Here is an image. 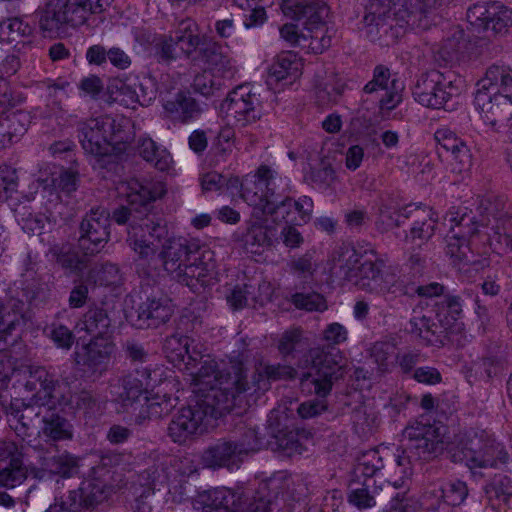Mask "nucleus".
I'll use <instances>...</instances> for the list:
<instances>
[{
	"label": "nucleus",
	"instance_id": "1",
	"mask_svg": "<svg viewBox=\"0 0 512 512\" xmlns=\"http://www.w3.org/2000/svg\"><path fill=\"white\" fill-rule=\"evenodd\" d=\"M331 271L341 280L351 283L358 289L382 294L386 300L393 297L419 295L434 297L443 294L444 286L432 282L415 286L397 277V266H389L383 273L385 260L373 247H354L341 245L331 255Z\"/></svg>",
	"mask_w": 512,
	"mask_h": 512
},
{
	"label": "nucleus",
	"instance_id": "2",
	"mask_svg": "<svg viewBox=\"0 0 512 512\" xmlns=\"http://www.w3.org/2000/svg\"><path fill=\"white\" fill-rule=\"evenodd\" d=\"M118 189L128 206L115 209L112 218L120 225H128L127 242L137 254L136 267L151 275L158 269L160 257L150 238L160 241L167 235V229L148 213V205L164 195L165 187L160 181L132 177L122 182Z\"/></svg>",
	"mask_w": 512,
	"mask_h": 512
},
{
	"label": "nucleus",
	"instance_id": "3",
	"mask_svg": "<svg viewBox=\"0 0 512 512\" xmlns=\"http://www.w3.org/2000/svg\"><path fill=\"white\" fill-rule=\"evenodd\" d=\"M196 403L182 408L171 420L168 433L176 443H183L191 436L202 433L210 422L235 407L237 383L234 378H221L217 361L206 360L193 375Z\"/></svg>",
	"mask_w": 512,
	"mask_h": 512
},
{
	"label": "nucleus",
	"instance_id": "4",
	"mask_svg": "<svg viewBox=\"0 0 512 512\" xmlns=\"http://www.w3.org/2000/svg\"><path fill=\"white\" fill-rule=\"evenodd\" d=\"M395 0H369L363 17L367 38L380 46H390L397 42L408 27L426 30L431 26L430 12L419 9L410 12L397 8Z\"/></svg>",
	"mask_w": 512,
	"mask_h": 512
},
{
	"label": "nucleus",
	"instance_id": "5",
	"mask_svg": "<svg viewBox=\"0 0 512 512\" xmlns=\"http://www.w3.org/2000/svg\"><path fill=\"white\" fill-rule=\"evenodd\" d=\"M322 339L329 344L328 347H316L309 351L314 372L304 374L301 385L310 391L325 398L332 390L334 383L342 379L346 373L347 359L343 353L336 349L348 339V330L338 322L328 324L323 332Z\"/></svg>",
	"mask_w": 512,
	"mask_h": 512
},
{
	"label": "nucleus",
	"instance_id": "6",
	"mask_svg": "<svg viewBox=\"0 0 512 512\" xmlns=\"http://www.w3.org/2000/svg\"><path fill=\"white\" fill-rule=\"evenodd\" d=\"M477 85L474 103L483 121L512 134V68L493 65Z\"/></svg>",
	"mask_w": 512,
	"mask_h": 512
},
{
	"label": "nucleus",
	"instance_id": "7",
	"mask_svg": "<svg viewBox=\"0 0 512 512\" xmlns=\"http://www.w3.org/2000/svg\"><path fill=\"white\" fill-rule=\"evenodd\" d=\"M78 138L83 150L95 157L120 154L131 141L130 133L109 117L91 118L78 124Z\"/></svg>",
	"mask_w": 512,
	"mask_h": 512
},
{
	"label": "nucleus",
	"instance_id": "8",
	"mask_svg": "<svg viewBox=\"0 0 512 512\" xmlns=\"http://www.w3.org/2000/svg\"><path fill=\"white\" fill-rule=\"evenodd\" d=\"M221 378H234L237 383L235 387V406L240 405L242 398L249 394L268 391L272 381L292 380L297 376V371L290 365L270 364L259 361L254 368L251 382L246 379L244 366L241 361L231 362L229 368H220ZM234 391V388L231 389Z\"/></svg>",
	"mask_w": 512,
	"mask_h": 512
},
{
	"label": "nucleus",
	"instance_id": "9",
	"mask_svg": "<svg viewBox=\"0 0 512 512\" xmlns=\"http://www.w3.org/2000/svg\"><path fill=\"white\" fill-rule=\"evenodd\" d=\"M25 389L34 392L31 402L48 409H66L71 404V386L68 378L60 380L44 366H30Z\"/></svg>",
	"mask_w": 512,
	"mask_h": 512
},
{
	"label": "nucleus",
	"instance_id": "10",
	"mask_svg": "<svg viewBox=\"0 0 512 512\" xmlns=\"http://www.w3.org/2000/svg\"><path fill=\"white\" fill-rule=\"evenodd\" d=\"M460 82L452 71L430 70L417 79L413 96L422 106L441 109L460 93Z\"/></svg>",
	"mask_w": 512,
	"mask_h": 512
},
{
	"label": "nucleus",
	"instance_id": "11",
	"mask_svg": "<svg viewBox=\"0 0 512 512\" xmlns=\"http://www.w3.org/2000/svg\"><path fill=\"white\" fill-rule=\"evenodd\" d=\"M278 173L266 164L260 165L253 175H247L241 182V197L254 208L253 217L270 216L275 203Z\"/></svg>",
	"mask_w": 512,
	"mask_h": 512
},
{
	"label": "nucleus",
	"instance_id": "12",
	"mask_svg": "<svg viewBox=\"0 0 512 512\" xmlns=\"http://www.w3.org/2000/svg\"><path fill=\"white\" fill-rule=\"evenodd\" d=\"M392 478H389V482ZM404 496L395 492L388 484L377 485L376 479H364L360 484L354 482L350 485L348 501L358 509L372 508L377 504L385 505L386 512H402Z\"/></svg>",
	"mask_w": 512,
	"mask_h": 512
},
{
	"label": "nucleus",
	"instance_id": "13",
	"mask_svg": "<svg viewBox=\"0 0 512 512\" xmlns=\"http://www.w3.org/2000/svg\"><path fill=\"white\" fill-rule=\"evenodd\" d=\"M91 15L81 0H49L39 25L42 31L58 33L65 27L84 25Z\"/></svg>",
	"mask_w": 512,
	"mask_h": 512
},
{
	"label": "nucleus",
	"instance_id": "14",
	"mask_svg": "<svg viewBox=\"0 0 512 512\" xmlns=\"http://www.w3.org/2000/svg\"><path fill=\"white\" fill-rule=\"evenodd\" d=\"M159 381L156 370L149 367L136 369L111 385V395L123 411L136 410L140 397L147 394L149 388L154 387Z\"/></svg>",
	"mask_w": 512,
	"mask_h": 512
},
{
	"label": "nucleus",
	"instance_id": "15",
	"mask_svg": "<svg viewBox=\"0 0 512 512\" xmlns=\"http://www.w3.org/2000/svg\"><path fill=\"white\" fill-rule=\"evenodd\" d=\"M403 89L401 81L390 79L388 68L376 66L372 80L363 88L362 100L375 105L381 111H391L401 103Z\"/></svg>",
	"mask_w": 512,
	"mask_h": 512
},
{
	"label": "nucleus",
	"instance_id": "16",
	"mask_svg": "<svg viewBox=\"0 0 512 512\" xmlns=\"http://www.w3.org/2000/svg\"><path fill=\"white\" fill-rule=\"evenodd\" d=\"M36 454V462L29 464L30 473L37 479H43L47 475H58L63 478L70 477L77 467L78 461L68 451H60L54 443H47L32 447Z\"/></svg>",
	"mask_w": 512,
	"mask_h": 512
},
{
	"label": "nucleus",
	"instance_id": "17",
	"mask_svg": "<svg viewBox=\"0 0 512 512\" xmlns=\"http://www.w3.org/2000/svg\"><path fill=\"white\" fill-rule=\"evenodd\" d=\"M229 123L246 127L261 118L260 95L250 85H241L229 93L222 104Z\"/></svg>",
	"mask_w": 512,
	"mask_h": 512
},
{
	"label": "nucleus",
	"instance_id": "18",
	"mask_svg": "<svg viewBox=\"0 0 512 512\" xmlns=\"http://www.w3.org/2000/svg\"><path fill=\"white\" fill-rule=\"evenodd\" d=\"M109 237L110 213L103 207L92 208L79 225V250L85 255H95L105 247Z\"/></svg>",
	"mask_w": 512,
	"mask_h": 512
},
{
	"label": "nucleus",
	"instance_id": "19",
	"mask_svg": "<svg viewBox=\"0 0 512 512\" xmlns=\"http://www.w3.org/2000/svg\"><path fill=\"white\" fill-rule=\"evenodd\" d=\"M260 497L266 496L260 491L249 496L228 488H215L199 495L203 512H253Z\"/></svg>",
	"mask_w": 512,
	"mask_h": 512
},
{
	"label": "nucleus",
	"instance_id": "20",
	"mask_svg": "<svg viewBox=\"0 0 512 512\" xmlns=\"http://www.w3.org/2000/svg\"><path fill=\"white\" fill-rule=\"evenodd\" d=\"M441 430L435 425L423 423L407 427L404 431V436L408 440L406 449L418 459L429 460L437 457L445 449Z\"/></svg>",
	"mask_w": 512,
	"mask_h": 512
},
{
	"label": "nucleus",
	"instance_id": "21",
	"mask_svg": "<svg viewBox=\"0 0 512 512\" xmlns=\"http://www.w3.org/2000/svg\"><path fill=\"white\" fill-rule=\"evenodd\" d=\"M215 262L213 252L202 248L200 254L194 256L190 262L175 273L172 277L179 283L196 290L198 286L209 285L215 274Z\"/></svg>",
	"mask_w": 512,
	"mask_h": 512
},
{
	"label": "nucleus",
	"instance_id": "22",
	"mask_svg": "<svg viewBox=\"0 0 512 512\" xmlns=\"http://www.w3.org/2000/svg\"><path fill=\"white\" fill-rule=\"evenodd\" d=\"M203 247L197 240L184 237H173L165 241L159 253L160 262L164 270L173 276L186 262L200 254Z\"/></svg>",
	"mask_w": 512,
	"mask_h": 512
},
{
	"label": "nucleus",
	"instance_id": "23",
	"mask_svg": "<svg viewBox=\"0 0 512 512\" xmlns=\"http://www.w3.org/2000/svg\"><path fill=\"white\" fill-rule=\"evenodd\" d=\"M281 8L287 17L302 21L306 29L324 25L329 14V7L321 0H284Z\"/></svg>",
	"mask_w": 512,
	"mask_h": 512
},
{
	"label": "nucleus",
	"instance_id": "24",
	"mask_svg": "<svg viewBox=\"0 0 512 512\" xmlns=\"http://www.w3.org/2000/svg\"><path fill=\"white\" fill-rule=\"evenodd\" d=\"M270 215L274 223L285 222L294 225L308 223L313 214L314 203L309 196H301L297 200L287 196L272 208Z\"/></svg>",
	"mask_w": 512,
	"mask_h": 512
},
{
	"label": "nucleus",
	"instance_id": "25",
	"mask_svg": "<svg viewBox=\"0 0 512 512\" xmlns=\"http://www.w3.org/2000/svg\"><path fill=\"white\" fill-rule=\"evenodd\" d=\"M446 222L450 223V231L446 237V255L455 264H468L473 262V253L466 239V233L462 232L464 226H468L471 218L462 216L459 221L450 213L449 217H445Z\"/></svg>",
	"mask_w": 512,
	"mask_h": 512
},
{
	"label": "nucleus",
	"instance_id": "26",
	"mask_svg": "<svg viewBox=\"0 0 512 512\" xmlns=\"http://www.w3.org/2000/svg\"><path fill=\"white\" fill-rule=\"evenodd\" d=\"M174 313V307L170 299L147 298L137 308L135 325L140 328H157L169 321Z\"/></svg>",
	"mask_w": 512,
	"mask_h": 512
},
{
	"label": "nucleus",
	"instance_id": "27",
	"mask_svg": "<svg viewBox=\"0 0 512 512\" xmlns=\"http://www.w3.org/2000/svg\"><path fill=\"white\" fill-rule=\"evenodd\" d=\"M199 58L205 69L222 77L232 79L237 71L233 59L218 42L204 41L199 48Z\"/></svg>",
	"mask_w": 512,
	"mask_h": 512
},
{
	"label": "nucleus",
	"instance_id": "28",
	"mask_svg": "<svg viewBox=\"0 0 512 512\" xmlns=\"http://www.w3.org/2000/svg\"><path fill=\"white\" fill-rule=\"evenodd\" d=\"M402 214L404 219L413 220L410 233L405 237L407 241H428L434 235L436 219L433 217L432 209L408 205L404 207Z\"/></svg>",
	"mask_w": 512,
	"mask_h": 512
},
{
	"label": "nucleus",
	"instance_id": "29",
	"mask_svg": "<svg viewBox=\"0 0 512 512\" xmlns=\"http://www.w3.org/2000/svg\"><path fill=\"white\" fill-rule=\"evenodd\" d=\"M41 408L33 402L26 404L19 400L10 404L8 410L10 426L18 436L23 439L31 436L37 418L43 415Z\"/></svg>",
	"mask_w": 512,
	"mask_h": 512
},
{
	"label": "nucleus",
	"instance_id": "30",
	"mask_svg": "<svg viewBox=\"0 0 512 512\" xmlns=\"http://www.w3.org/2000/svg\"><path fill=\"white\" fill-rule=\"evenodd\" d=\"M112 320L108 311L96 304L90 305L76 323L78 332H85L93 339H102L111 331Z\"/></svg>",
	"mask_w": 512,
	"mask_h": 512
},
{
	"label": "nucleus",
	"instance_id": "31",
	"mask_svg": "<svg viewBox=\"0 0 512 512\" xmlns=\"http://www.w3.org/2000/svg\"><path fill=\"white\" fill-rule=\"evenodd\" d=\"M244 456L239 451L237 443L232 440L218 441L204 453V460L209 467L238 468Z\"/></svg>",
	"mask_w": 512,
	"mask_h": 512
},
{
	"label": "nucleus",
	"instance_id": "32",
	"mask_svg": "<svg viewBox=\"0 0 512 512\" xmlns=\"http://www.w3.org/2000/svg\"><path fill=\"white\" fill-rule=\"evenodd\" d=\"M41 424L38 435L50 443L73 438V425L55 409H47L42 415Z\"/></svg>",
	"mask_w": 512,
	"mask_h": 512
},
{
	"label": "nucleus",
	"instance_id": "33",
	"mask_svg": "<svg viewBox=\"0 0 512 512\" xmlns=\"http://www.w3.org/2000/svg\"><path fill=\"white\" fill-rule=\"evenodd\" d=\"M262 217L256 221H250L246 231L242 234L241 241L243 248L252 254H261L266 248L272 245L270 228L262 221Z\"/></svg>",
	"mask_w": 512,
	"mask_h": 512
},
{
	"label": "nucleus",
	"instance_id": "34",
	"mask_svg": "<svg viewBox=\"0 0 512 512\" xmlns=\"http://www.w3.org/2000/svg\"><path fill=\"white\" fill-rule=\"evenodd\" d=\"M49 254L67 275L78 274L87 267L89 255H79L71 244H55L50 247Z\"/></svg>",
	"mask_w": 512,
	"mask_h": 512
},
{
	"label": "nucleus",
	"instance_id": "35",
	"mask_svg": "<svg viewBox=\"0 0 512 512\" xmlns=\"http://www.w3.org/2000/svg\"><path fill=\"white\" fill-rule=\"evenodd\" d=\"M114 345L108 341L92 339L83 347V365L93 372L102 373L107 370Z\"/></svg>",
	"mask_w": 512,
	"mask_h": 512
},
{
	"label": "nucleus",
	"instance_id": "36",
	"mask_svg": "<svg viewBox=\"0 0 512 512\" xmlns=\"http://www.w3.org/2000/svg\"><path fill=\"white\" fill-rule=\"evenodd\" d=\"M301 70L302 63L298 56L286 52L277 56L269 69V76L276 82L292 84L301 75Z\"/></svg>",
	"mask_w": 512,
	"mask_h": 512
},
{
	"label": "nucleus",
	"instance_id": "37",
	"mask_svg": "<svg viewBox=\"0 0 512 512\" xmlns=\"http://www.w3.org/2000/svg\"><path fill=\"white\" fill-rule=\"evenodd\" d=\"M391 460L387 448H376L364 451L358 457L356 473L361 474L365 479H375L385 470L386 462Z\"/></svg>",
	"mask_w": 512,
	"mask_h": 512
},
{
	"label": "nucleus",
	"instance_id": "38",
	"mask_svg": "<svg viewBox=\"0 0 512 512\" xmlns=\"http://www.w3.org/2000/svg\"><path fill=\"white\" fill-rule=\"evenodd\" d=\"M165 111L173 120L186 123L201 113V108L197 101L190 95L178 93L173 100L164 104Z\"/></svg>",
	"mask_w": 512,
	"mask_h": 512
},
{
	"label": "nucleus",
	"instance_id": "39",
	"mask_svg": "<svg viewBox=\"0 0 512 512\" xmlns=\"http://www.w3.org/2000/svg\"><path fill=\"white\" fill-rule=\"evenodd\" d=\"M403 208H398L397 204L391 199H380L376 214L375 227L380 233L399 227L403 224Z\"/></svg>",
	"mask_w": 512,
	"mask_h": 512
},
{
	"label": "nucleus",
	"instance_id": "40",
	"mask_svg": "<svg viewBox=\"0 0 512 512\" xmlns=\"http://www.w3.org/2000/svg\"><path fill=\"white\" fill-rule=\"evenodd\" d=\"M138 151L140 156L159 171L169 170L172 157L163 147L158 146L152 139L144 138L139 141Z\"/></svg>",
	"mask_w": 512,
	"mask_h": 512
},
{
	"label": "nucleus",
	"instance_id": "41",
	"mask_svg": "<svg viewBox=\"0 0 512 512\" xmlns=\"http://www.w3.org/2000/svg\"><path fill=\"white\" fill-rule=\"evenodd\" d=\"M467 47L462 30L456 29L451 37L444 39L436 51V59L444 64H452L460 59Z\"/></svg>",
	"mask_w": 512,
	"mask_h": 512
},
{
	"label": "nucleus",
	"instance_id": "42",
	"mask_svg": "<svg viewBox=\"0 0 512 512\" xmlns=\"http://www.w3.org/2000/svg\"><path fill=\"white\" fill-rule=\"evenodd\" d=\"M410 332L423 339L429 345L442 343L444 330L427 316L413 317L410 322Z\"/></svg>",
	"mask_w": 512,
	"mask_h": 512
},
{
	"label": "nucleus",
	"instance_id": "43",
	"mask_svg": "<svg viewBox=\"0 0 512 512\" xmlns=\"http://www.w3.org/2000/svg\"><path fill=\"white\" fill-rule=\"evenodd\" d=\"M81 495L82 506L94 507L103 502L110 493V488L100 479H86L76 490Z\"/></svg>",
	"mask_w": 512,
	"mask_h": 512
},
{
	"label": "nucleus",
	"instance_id": "44",
	"mask_svg": "<svg viewBox=\"0 0 512 512\" xmlns=\"http://www.w3.org/2000/svg\"><path fill=\"white\" fill-rule=\"evenodd\" d=\"M411 456L406 455L405 451H403L402 455H397V457L389 463L388 467L385 466V470L382 475L385 476V481L382 484H388L389 478H392L390 482V487L396 490L401 487L404 483V480L407 479L411 475Z\"/></svg>",
	"mask_w": 512,
	"mask_h": 512
},
{
	"label": "nucleus",
	"instance_id": "45",
	"mask_svg": "<svg viewBox=\"0 0 512 512\" xmlns=\"http://www.w3.org/2000/svg\"><path fill=\"white\" fill-rule=\"evenodd\" d=\"M102 401L98 394L91 390L82 389L78 392L71 391V404L66 409L72 411L82 410L86 414H95L102 410Z\"/></svg>",
	"mask_w": 512,
	"mask_h": 512
},
{
	"label": "nucleus",
	"instance_id": "46",
	"mask_svg": "<svg viewBox=\"0 0 512 512\" xmlns=\"http://www.w3.org/2000/svg\"><path fill=\"white\" fill-rule=\"evenodd\" d=\"M226 80H229V78L204 69L194 77L193 89L205 97L213 96L223 89Z\"/></svg>",
	"mask_w": 512,
	"mask_h": 512
},
{
	"label": "nucleus",
	"instance_id": "47",
	"mask_svg": "<svg viewBox=\"0 0 512 512\" xmlns=\"http://www.w3.org/2000/svg\"><path fill=\"white\" fill-rule=\"evenodd\" d=\"M28 477V467L23 461L7 463L0 468V488L13 490L22 485Z\"/></svg>",
	"mask_w": 512,
	"mask_h": 512
},
{
	"label": "nucleus",
	"instance_id": "48",
	"mask_svg": "<svg viewBox=\"0 0 512 512\" xmlns=\"http://www.w3.org/2000/svg\"><path fill=\"white\" fill-rule=\"evenodd\" d=\"M396 347L389 341H377L370 349V356L380 373H386L394 366Z\"/></svg>",
	"mask_w": 512,
	"mask_h": 512
},
{
	"label": "nucleus",
	"instance_id": "49",
	"mask_svg": "<svg viewBox=\"0 0 512 512\" xmlns=\"http://www.w3.org/2000/svg\"><path fill=\"white\" fill-rule=\"evenodd\" d=\"M511 25L512 10L498 1L492 2L487 31H491L494 34H503L507 32Z\"/></svg>",
	"mask_w": 512,
	"mask_h": 512
},
{
	"label": "nucleus",
	"instance_id": "50",
	"mask_svg": "<svg viewBox=\"0 0 512 512\" xmlns=\"http://www.w3.org/2000/svg\"><path fill=\"white\" fill-rule=\"evenodd\" d=\"M89 279L101 286H116L122 282L119 268L112 263H104L94 267L88 275Z\"/></svg>",
	"mask_w": 512,
	"mask_h": 512
},
{
	"label": "nucleus",
	"instance_id": "51",
	"mask_svg": "<svg viewBox=\"0 0 512 512\" xmlns=\"http://www.w3.org/2000/svg\"><path fill=\"white\" fill-rule=\"evenodd\" d=\"M194 340L181 334H173L166 338L164 349L167 356L174 362H185L186 355L189 352V345Z\"/></svg>",
	"mask_w": 512,
	"mask_h": 512
},
{
	"label": "nucleus",
	"instance_id": "52",
	"mask_svg": "<svg viewBox=\"0 0 512 512\" xmlns=\"http://www.w3.org/2000/svg\"><path fill=\"white\" fill-rule=\"evenodd\" d=\"M440 497L450 506H458L464 502L468 495V487L464 481L452 480L444 483L440 488Z\"/></svg>",
	"mask_w": 512,
	"mask_h": 512
},
{
	"label": "nucleus",
	"instance_id": "53",
	"mask_svg": "<svg viewBox=\"0 0 512 512\" xmlns=\"http://www.w3.org/2000/svg\"><path fill=\"white\" fill-rule=\"evenodd\" d=\"M492 10V2L477 3L467 10V22L474 31L487 32L488 19Z\"/></svg>",
	"mask_w": 512,
	"mask_h": 512
},
{
	"label": "nucleus",
	"instance_id": "54",
	"mask_svg": "<svg viewBox=\"0 0 512 512\" xmlns=\"http://www.w3.org/2000/svg\"><path fill=\"white\" fill-rule=\"evenodd\" d=\"M492 10V2L477 3L467 10V22L474 31L487 32L488 19Z\"/></svg>",
	"mask_w": 512,
	"mask_h": 512
},
{
	"label": "nucleus",
	"instance_id": "55",
	"mask_svg": "<svg viewBox=\"0 0 512 512\" xmlns=\"http://www.w3.org/2000/svg\"><path fill=\"white\" fill-rule=\"evenodd\" d=\"M307 46L315 54H320L331 45V36L328 35V29L325 25L307 27Z\"/></svg>",
	"mask_w": 512,
	"mask_h": 512
},
{
	"label": "nucleus",
	"instance_id": "56",
	"mask_svg": "<svg viewBox=\"0 0 512 512\" xmlns=\"http://www.w3.org/2000/svg\"><path fill=\"white\" fill-rule=\"evenodd\" d=\"M290 272L302 279L312 278L318 269V264L311 252L292 259L289 262Z\"/></svg>",
	"mask_w": 512,
	"mask_h": 512
},
{
	"label": "nucleus",
	"instance_id": "57",
	"mask_svg": "<svg viewBox=\"0 0 512 512\" xmlns=\"http://www.w3.org/2000/svg\"><path fill=\"white\" fill-rule=\"evenodd\" d=\"M32 27L19 17L9 18L0 23V34L12 42L19 37H26L32 33Z\"/></svg>",
	"mask_w": 512,
	"mask_h": 512
},
{
	"label": "nucleus",
	"instance_id": "58",
	"mask_svg": "<svg viewBox=\"0 0 512 512\" xmlns=\"http://www.w3.org/2000/svg\"><path fill=\"white\" fill-rule=\"evenodd\" d=\"M169 410L167 401H160L158 397H145V403L141 406L139 413L136 415L135 421L142 424L147 419L160 418Z\"/></svg>",
	"mask_w": 512,
	"mask_h": 512
},
{
	"label": "nucleus",
	"instance_id": "59",
	"mask_svg": "<svg viewBox=\"0 0 512 512\" xmlns=\"http://www.w3.org/2000/svg\"><path fill=\"white\" fill-rule=\"evenodd\" d=\"M450 167L452 172L462 174L468 172L472 167V154L470 149L463 142L455 151L450 152Z\"/></svg>",
	"mask_w": 512,
	"mask_h": 512
},
{
	"label": "nucleus",
	"instance_id": "60",
	"mask_svg": "<svg viewBox=\"0 0 512 512\" xmlns=\"http://www.w3.org/2000/svg\"><path fill=\"white\" fill-rule=\"evenodd\" d=\"M155 57L159 63L170 64L178 58L173 36H161L154 45Z\"/></svg>",
	"mask_w": 512,
	"mask_h": 512
},
{
	"label": "nucleus",
	"instance_id": "61",
	"mask_svg": "<svg viewBox=\"0 0 512 512\" xmlns=\"http://www.w3.org/2000/svg\"><path fill=\"white\" fill-rule=\"evenodd\" d=\"M292 303L299 309L307 311H323L326 309V302L319 293H295L292 296Z\"/></svg>",
	"mask_w": 512,
	"mask_h": 512
},
{
	"label": "nucleus",
	"instance_id": "62",
	"mask_svg": "<svg viewBox=\"0 0 512 512\" xmlns=\"http://www.w3.org/2000/svg\"><path fill=\"white\" fill-rule=\"evenodd\" d=\"M47 334L55 345L62 349H70L74 342L72 331L62 324H52L48 327Z\"/></svg>",
	"mask_w": 512,
	"mask_h": 512
},
{
	"label": "nucleus",
	"instance_id": "63",
	"mask_svg": "<svg viewBox=\"0 0 512 512\" xmlns=\"http://www.w3.org/2000/svg\"><path fill=\"white\" fill-rule=\"evenodd\" d=\"M81 495L73 490L46 510V512H78L82 508Z\"/></svg>",
	"mask_w": 512,
	"mask_h": 512
},
{
	"label": "nucleus",
	"instance_id": "64",
	"mask_svg": "<svg viewBox=\"0 0 512 512\" xmlns=\"http://www.w3.org/2000/svg\"><path fill=\"white\" fill-rule=\"evenodd\" d=\"M488 492H493L494 496L505 504H512V480L508 476L494 479Z\"/></svg>",
	"mask_w": 512,
	"mask_h": 512
}]
</instances>
